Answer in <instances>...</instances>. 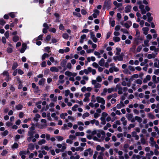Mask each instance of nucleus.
<instances>
[{
	"label": "nucleus",
	"mask_w": 159,
	"mask_h": 159,
	"mask_svg": "<svg viewBox=\"0 0 159 159\" xmlns=\"http://www.w3.org/2000/svg\"><path fill=\"white\" fill-rule=\"evenodd\" d=\"M111 0H105L104 2L103 8L106 7L107 9H109L111 7Z\"/></svg>",
	"instance_id": "1"
},
{
	"label": "nucleus",
	"mask_w": 159,
	"mask_h": 159,
	"mask_svg": "<svg viewBox=\"0 0 159 159\" xmlns=\"http://www.w3.org/2000/svg\"><path fill=\"white\" fill-rule=\"evenodd\" d=\"M97 102L98 103H101L102 104L104 105L105 103V100L104 99L100 97H96Z\"/></svg>",
	"instance_id": "2"
},
{
	"label": "nucleus",
	"mask_w": 159,
	"mask_h": 159,
	"mask_svg": "<svg viewBox=\"0 0 159 159\" xmlns=\"http://www.w3.org/2000/svg\"><path fill=\"white\" fill-rule=\"evenodd\" d=\"M27 45L25 43H23L22 45V48L20 49V52L21 53H23L26 49Z\"/></svg>",
	"instance_id": "3"
},
{
	"label": "nucleus",
	"mask_w": 159,
	"mask_h": 159,
	"mask_svg": "<svg viewBox=\"0 0 159 159\" xmlns=\"http://www.w3.org/2000/svg\"><path fill=\"white\" fill-rule=\"evenodd\" d=\"M132 24V22L130 20H128L125 23L124 26L127 29H129L131 26Z\"/></svg>",
	"instance_id": "4"
},
{
	"label": "nucleus",
	"mask_w": 159,
	"mask_h": 159,
	"mask_svg": "<svg viewBox=\"0 0 159 159\" xmlns=\"http://www.w3.org/2000/svg\"><path fill=\"white\" fill-rule=\"evenodd\" d=\"M142 30L143 31L144 34L145 35H146L148 34V31L149 30V29L148 27H144L142 28Z\"/></svg>",
	"instance_id": "5"
},
{
	"label": "nucleus",
	"mask_w": 159,
	"mask_h": 159,
	"mask_svg": "<svg viewBox=\"0 0 159 159\" xmlns=\"http://www.w3.org/2000/svg\"><path fill=\"white\" fill-rule=\"evenodd\" d=\"M131 8V7L130 5H128L126 7H125V13H128L130 11V10Z\"/></svg>",
	"instance_id": "6"
},
{
	"label": "nucleus",
	"mask_w": 159,
	"mask_h": 159,
	"mask_svg": "<svg viewBox=\"0 0 159 159\" xmlns=\"http://www.w3.org/2000/svg\"><path fill=\"white\" fill-rule=\"evenodd\" d=\"M50 70L52 72H58L59 70L56 67L53 66L50 68Z\"/></svg>",
	"instance_id": "7"
},
{
	"label": "nucleus",
	"mask_w": 159,
	"mask_h": 159,
	"mask_svg": "<svg viewBox=\"0 0 159 159\" xmlns=\"http://www.w3.org/2000/svg\"><path fill=\"white\" fill-rule=\"evenodd\" d=\"M28 148L30 150H33L34 148V146L32 143H30L28 145Z\"/></svg>",
	"instance_id": "8"
},
{
	"label": "nucleus",
	"mask_w": 159,
	"mask_h": 159,
	"mask_svg": "<svg viewBox=\"0 0 159 159\" xmlns=\"http://www.w3.org/2000/svg\"><path fill=\"white\" fill-rule=\"evenodd\" d=\"M67 61L66 59H63L61 62V65L62 67L65 66Z\"/></svg>",
	"instance_id": "9"
},
{
	"label": "nucleus",
	"mask_w": 159,
	"mask_h": 159,
	"mask_svg": "<svg viewBox=\"0 0 159 159\" xmlns=\"http://www.w3.org/2000/svg\"><path fill=\"white\" fill-rule=\"evenodd\" d=\"M35 133V131L30 130L28 132V135L30 136L34 137L33 135Z\"/></svg>",
	"instance_id": "10"
},
{
	"label": "nucleus",
	"mask_w": 159,
	"mask_h": 159,
	"mask_svg": "<svg viewBox=\"0 0 159 159\" xmlns=\"http://www.w3.org/2000/svg\"><path fill=\"white\" fill-rule=\"evenodd\" d=\"M105 60L103 58H102L99 61L98 64L101 66H103L104 64Z\"/></svg>",
	"instance_id": "11"
},
{
	"label": "nucleus",
	"mask_w": 159,
	"mask_h": 159,
	"mask_svg": "<svg viewBox=\"0 0 159 159\" xmlns=\"http://www.w3.org/2000/svg\"><path fill=\"white\" fill-rule=\"evenodd\" d=\"M126 116L129 120H130L133 117V115L131 114H127Z\"/></svg>",
	"instance_id": "12"
},
{
	"label": "nucleus",
	"mask_w": 159,
	"mask_h": 159,
	"mask_svg": "<svg viewBox=\"0 0 159 159\" xmlns=\"http://www.w3.org/2000/svg\"><path fill=\"white\" fill-rule=\"evenodd\" d=\"M23 107V106L19 104L18 105H16V106L15 108H16L18 110H21Z\"/></svg>",
	"instance_id": "13"
},
{
	"label": "nucleus",
	"mask_w": 159,
	"mask_h": 159,
	"mask_svg": "<svg viewBox=\"0 0 159 159\" xmlns=\"http://www.w3.org/2000/svg\"><path fill=\"white\" fill-rule=\"evenodd\" d=\"M45 80V79L44 78L41 79L39 81V85H41L44 84V81Z\"/></svg>",
	"instance_id": "14"
},
{
	"label": "nucleus",
	"mask_w": 159,
	"mask_h": 159,
	"mask_svg": "<svg viewBox=\"0 0 159 159\" xmlns=\"http://www.w3.org/2000/svg\"><path fill=\"white\" fill-rule=\"evenodd\" d=\"M13 41L15 42H16L19 40V36L17 35H15L13 37Z\"/></svg>",
	"instance_id": "15"
},
{
	"label": "nucleus",
	"mask_w": 159,
	"mask_h": 159,
	"mask_svg": "<svg viewBox=\"0 0 159 159\" xmlns=\"http://www.w3.org/2000/svg\"><path fill=\"white\" fill-rule=\"evenodd\" d=\"M18 64L16 62H14L13 64L12 69L13 70H14L17 67Z\"/></svg>",
	"instance_id": "16"
},
{
	"label": "nucleus",
	"mask_w": 159,
	"mask_h": 159,
	"mask_svg": "<svg viewBox=\"0 0 159 159\" xmlns=\"http://www.w3.org/2000/svg\"><path fill=\"white\" fill-rule=\"evenodd\" d=\"M136 45H133L130 49V51L134 52L136 48Z\"/></svg>",
	"instance_id": "17"
},
{
	"label": "nucleus",
	"mask_w": 159,
	"mask_h": 159,
	"mask_svg": "<svg viewBox=\"0 0 159 159\" xmlns=\"http://www.w3.org/2000/svg\"><path fill=\"white\" fill-rule=\"evenodd\" d=\"M48 54L46 53H44L42 56V59L43 60H44L46 58H48Z\"/></svg>",
	"instance_id": "18"
},
{
	"label": "nucleus",
	"mask_w": 159,
	"mask_h": 159,
	"mask_svg": "<svg viewBox=\"0 0 159 159\" xmlns=\"http://www.w3.org/2000/svg\"><path fill=\"white\" fill-rule=\"evenodd\" d=\"M6 23V21L3 18L0 19V25L3 26Z\"/></svg>",
	"instance_id": "19"
},
{
	"label": "nucleus",
	"mask_w": 159,
	"mask_h": 159,
	"mask_svg": "<svg viewBox=\"0 0 159 159\" xmlns=\"http://www.w3.org/2000/svg\"><path fill=\"white\" fill-rule=\"evenodd\" d=\"M135 119L137 120V121L139 123H140L142 121V119L140 117L138 116H135Z\"/></svg>",
	"instance_id": "20"
},
{
	"label": "nucleus",
	"mask_w": 159,
	"mask_h": 159,
	"mask_svg": "<svg viewBox=\"0 0 159 159\" xmlns=\"http://www.w3.org/2000/svg\"><path fill=\"white\" fill-rule=\"evenodd\" d=\"M46 140L44 139H42L39 140L38 143L39 145H42V144H44L46 143Z\"/></svg>",
	"instance_id": "21"
},
{
	"label": "nucleus",
	"mask_w": 159,
	"mask_h": 159,
	"mask_svg": "<svg viewBox=\"0 0 159 159\" xmlns=\"http://www.w3.org/2000/svg\"><path fill=\"white\" fill-rule=\"evenodd\" d=\"M86 151H88L90 155L92 156L93 154V151L91 148H89L86 150Z\"/></svg>",
	"instance_id": "22"
},
{
	"label": "nucleus",
	"mask_w": 159,
	"mask_h": 159,
	"mask_svg": "<svg viewBox=\"0 0 159 159\" xmlns=\"http://www.w3.org/2000/svg\"><path fill=\"white\" fill-rule=\"evenodd\" d=\"M113 39L115 42H119L120 40V38L118 36L113 37Z\"/></svg>",
	"instance_id": "23"
},
{
	"label": "nucleus",
	"mask_w": 159,
	"mask_h": 159,
	"mask_svg": "<svg viewBox=\"0 0 159 159\" xmlns=\"http://www.w3.org/2000/svg\"><path fill=\"white\" fill-rule=\"evenodd\" d=\"M123 72L124 74H131V72H130L127 69H124L123 70Z\"/></svg>",
	"instance_id": "24"
},
{
	"label": "nucleus",
	"mask_w": 159,
	"mask_h": 159,
	"mask_svg": "<svg viewBox=\"0 0 159 159\" xmlns=\"http://www.w3.org/2000/svg\"><path fill=\"white\" fill-rule=\"evenodd\" d=\"M148 117L151 119H154L155 118L154 116L150 113L148 114Z\"/></svg>",
	"instance_id": "25"
},
{
	"label": "nucleus",
	"mask_w": 159,
	"mask_h": 159,
	"mask_svg": "<svg viewBox=\"0 0 159 159\" xmlns=\"http://www.w3.org/2000/svg\"><path fill=\"white\" fill-rule=\"evenodd\" d=\"M19 145L17 143H14L13 145L11 147V148L12 149L17 148H18Z\"/></svg>",
	"instance_id": "26"
},
{
	"label": "nucleus",
	"mask_w": 159,
	"mask_h": 159,
	"mask_svg": "<svg viewBox=\"0 0 159 159\" xmlns=\"http://www.w3.org/2000/svg\"><path fill=\"white\" fill-rule=\"evenodd\" d=\"M116 50L117 51V52L116 53V55H119L120 54V53L121 51V48H116Z\"/></svg>",
	"instance_id": "27"
},
{
	"label": "nucleus",
	"mask_w": 159,
	"mask_h": 159,
	"mask_svg": "<svg viewBox=\"0 0 159 159\" xmlns=\"http://www.w3.org/2000/svg\"><path fill=\"white\" fill-rule=\"evenodd\" d=\"M8 134V131L7 130H5L2 133L1 135L3 136H5Z\"/></svg>",
	"instance_id": "28"
},
{
	"label": "nucleus",
	"mask_w": 159,
	"mask_h": 159,
	"mask_svg": "<svg viewBox=\"0 0 159 159\" xmlns=\"http://www.w3.org/2000/svg\"><path fill=\"white\" fill-rule=\"evenodd\" d=\"M65 74L66 75L70 77L72 75V73L69 71H67L65 72Z\"/></svg>",
	"instance_id": "29"
},
{
	"label": "nucleus",
	"mask_w": 159,
	"mask_h": 159,
	"mask_svg": "<svg viewBox=\"0 0 159 159\" xmlns=\"http://www.w3.org/2000/svg\"><path fill=\"white\" fill-rule=\"evenodd\" d=\"M62 37L64 39H67L69 38V35L67 33H64L62 34Z\"/></svg>",
	"instance_id": "30"
},
{
	"label": "nucleus",
	"mask_w": 159,
	"mask_h": 159,
	"mask_svg": "<svg viewBox=\"0 0 159 159\" xmlns=\"http://www.w3.org/2000/svg\"><path fill=\"white\" fill-rule=\"evenodd\" d=\"M7 51L8 53H11L12 52L13 49L11 48L8 47L7 49Z\"/></svg>",
	"instance_id": "31"
},
{
	"label": "nucleus",
	"mask_w": 159,
	"mask_h": 159,
	"mask_svg": "<svg viewBox=\"0 0 159 159\" xmlns=\"http://www.w3.org/2000/svg\"><path fill=\"white\" fill-rule=\"evenodd\" d=\"M31 125H32V126L30 128V130L34 131L35 130V124L32 122L31 123Z\"/></svg>",
	"instance_id": "32"
},
{
	"label": "nucleus",
	"mask_w": 159,
	"mask_h": 159,
	"mask_svg": "<svg viewBox=\"0 0 159 159\" xmlns=\"http://www.w3.org/2000/svg\"><path fill=\"white\" fill-rule=\"evenodd\" d=\"M78 107V106L77 104H75L74 106L72 107V110L73 111H76L77 110L76 108Z\"/></svg>",
	"instance_id": "33"
},
{
	"label": "nucleus",
	"mask_w": 159,
	"mask_h": 159,
	"mask_svg": "<svg viewBox=\"0 0 159 159\" xmlns=\"http://www.w3.org/2000/svg\"><path fill=\"white\" fill-rule=\"evenodd\" d=\"M59 29L60 30L63 31L65 30V27L62 24H60L59 26Z\"/></svg>",
	"instance_id": "34"
},
{
	"label": "nucleus",
	"mask_w": 159,
	"mask_h": 159,
	"mask_svg": "<svg viewBox=\"0 0 159 159\" xmlns=\"http://www.w3.org/2000/svg\"><path fill=\"white\" fill-rule=\"evenodd\" d=\"M45 51L46 52H48V53H49L50 52V51H49L50 49V47H46L45 48Z\"/></svg>",
	"instance_id": "35"
},
{
	"label": "nucleus",
	"mask_w": 159,
	"mask_h": 159,
	"mask_svg": "<svg viewBox=\"0 0 159 159\" xmlns=\"http://www.w3.org/2000/svg\"><path fill=\"white\" fill-rule=\"evenodd\" d=\"M9 15L12 18H14L16 16L14 12H11L9 13Z\"/></svg>",
	"instance_id": "36"
},
{
	"label": "nucleus",
	"mask_w": 159,
	"mask_h": 159,
	"mask_svg": "<svg viewBox=\"0 0 159 159\" xmlns=\"http://www.w3.org/2000/svg\"><path fill=\"white\" fill-rule=\"evenodd\" d=\"M89 114L88 112L85 113L82 116V118L83 119H84L86 117H88L89 116Z\"/></svg>",
	"instance_id": "37"
},
{
	"label": "nucleus",
	"mask_w": 159,
	"mask_h": 159,
	"mask_svg": "<svg viewBox=\"0 0 159 159\" xmlns=\"http://www.w3.org/2000/svg\"><path fill=\"white\" fill-rule=\"evenodd\" d=\"M56 138L58 141H62L63 140V137L61 136H57L56 137Z\"/></svg>",
	"instance_id": "38"
},
{
	"label": "nucleus",
	"mask_w": 159,
	"mask_h": 159,
	"mask_svg": "<svg viewBox=\"0 0 159 159\" xmlns=\"http://www.w3.org/2000/svg\"><path fill=\"white\" fill-rule=\"evenodd\" d=\"M8 153V152L6 150H3L2 152L1 153V155L2 156H5Z\"/></svg>",
	"instance_id": "39"
},
{
	"label": "nucleus",
	"mask_w": 159,
	"mask_h": 159,
	"mask_svg": "<svg viewBox=\"0 0 159 159\" xmlns=\"http://www.w3.org/2000/svg\"><path fill=\"white\" fill-rule=\"evenodd\" d=\"M142 46L141 45H139V46H138V47L137 48V49L136 50V52H140V51H141V49H142Z\"/></svg>",
	"instance_id": "40"
},
{
	"label": "nucleus",
	"mask_w": 159,
	"mask_h": 159,
	"mask_svg": "<svg viewBox=\"0 0 159 159\" xmlns=\"http://www.w3.org/2000/svg\"><path fill=\"white\" fill-rule=\"evenodd\" d=\"M54 15L56 18V20L57 21V20H58L59 19L60 15L59 14L57 13H55L54 14Z\"/></svg>",
	"instance_id": "41"
},
{
	"label": "nucleus",
	"mask_w": 159,
	"mask_h": 159,
	"mask_svg": "<svg viewBox=\"0 0 159 159\" xmlns=\"http://www.w3.org/2000/svg\"><path fill=\"white\" fill-rule=\"evenodd\" d=\"M96 81L98 82H101L102 81V79L101 77L100 76H98L96 78Z\"/></svg>",
	"instance_id": "42"
},
{
	"label": "nucleus",
	"mask_w": 159,
	"mask_h": 159,
	"mask_svg": "<svg viewBox=\"0 0 159 159\" xmlns=\"http://www.w3.org/2000/svg\"><path fill=\"white\" fill-rule=\"evenodd\" d=\"M121 31L124 34H128L129 33V32L128 31V30L125 29H123V28L121 29Z\"/></svg>",
	"instance_id": "43"
},
{
	"label": "nucleus",
	"mask_w": 159,
	"mask_h": 159,
	"mask_svg": "<svg viewBox=\"0 0 159 159\" xmlns=\"http://www.w3.org/2000/svg\"><path fill=\"white\" fill-rule=\"evenodd\" d=\"M98 132H100L101 134L103 136H105V132L103 130L99 129L98 130Z\"/></svg>",
	"instance_id": "44"
},
{
	"label": "nucleus",
	"mask_w": 159,
	"mask_h": 159,
	"mask_svg": "<svg viewBox=\"0 0 159 159\" xmlns=\"http://www.w3.org/2000/svg\"><path fill=\"white\" fill-rule=\"evenodd\" d=\"M107 92V89L106 88H104L103 89V91L101 93L102 96H105V93Z\"/></svg>",
	"instance_id": "45"
},
{
	"label": "nucleus",
	"mask_w": 159,
	"mask_h": 159,
	"mask_svg": "<svg viewBox=\"0 0 159 159\" xmlns=\"http://www.w3.org/2000/svg\"><path fill=\"white\" fill-rule=\"evenodd\" d=\"M81 13L83 15H85L87 13L86 11L84 9H82L81 10Z\"/></svg>",
	"instance_id": "46"
},
{
	"label": "nucleus",
	"mask_w": 159,
	"mask_h": 159,
	"mask_svg": "<svg viewBox=\"0 0 159 159\" xmlns=\"http://www.w3.org/2000/svg\"><path fill=\"white\" fill-rule=\"evenodd\" d=\"M34 92L35 93H37L39 92L40 91V90L39 89V87L38 86L36 87L34 89Z\"/></svg>",
	"instance_id": "47"
},
{
	"label": "nucleus",
	"mask_w": 159,
	"mask_h": 159,
	"mask_svg": "<svg viewBox=\"0 0 159 159\" xmlns=\"http://www.w3.org/2000/svg\"><path fill=\"white\" fill-rule=\"evenodd\" d=\"M134 43L135 44V45L137 46L139 44V40L137 39L136 38H135L134 39Z\"/></svg>",
	"instance_id": "48"
},
{
	"label": "nucleus",
	"mask_w": 159,
	"mask_h": 159,
	"mask_svg": "<svg viewBox=\"0 0 159 159\" xmlns=\"http://www.w3.org/2000/svg\"><path fill=\"white\" fill-rule=\"evenodd\" d=\"M150 153H147L146 154V156L147 157H149V156L151 155H153L154 154L153 152L152 151H150Z\"/></svg>",
	"instance_id": "49"
},
{
	"label": "nucleus",
	"mask_w": 159,
	"mask_h": 159,
	"mask_svg": "<svg viewBox=\"0 0 159 159\" xmlns=\"http://www.w3.org/2000/svg\"><path fill=\"white\" fill-rule=\"evenodd\" d=\"M4 35L7 39L9 37V33L8 31H6V32L4 34Z\"/></svg>",
	"instance_id": "50"
},
{
	"label": "nucleus",
	"mask_w": 159,
	"mask_h": 159,
	"mask_svg": "<svg viewBox=\"0 0 159 159\" xmlns=\"http://www.w3.org/2000/svg\"><path fill=\"white\" fill-rule=\"evenodd\" d=\"M156 78L157 77L156 75H154L152 76V80L155 83H157V82L156 80Z\"/></svg>",
	"instance_id": "51"
},
{
	"label": "nucleus",
	"mask_w": 159,
	"mask_h": 159,
	"mask_svg": "<svg viewBox=\"0 0 159 159\" xmlns=\"http://www.w3.org/2000/svg\"><path fill=\"white\" fill-rule=\"evenodd\" d=\"M116 88L117 89H118V90H122V88L120 84H117Z\"/></svg>",
	"instance_id": "52"
},
{
	"label": "nucleus",
	"mask_w": 159,
	"mask_h": 159,
	"mask_svg": "<svg viewBox=\"0 0 159 159\" xmlns=\"http://www.w3.org/2000/svg\"><path fill=\"white\" fill-rule=\"evenodd\" d=\"M19 155L21 156L23 155H25L26 154V152L25 151H20L19 153Z\"/></svg>",
	"instance_id": "53"
},
{
	"label": "nucleus",
	"mask_w": 159,
	"mask_h": 159,
	"mask_svg": "<svg viewBox=\"0 0 159 159\" xmlns=\"http://www.w3.org/2000/svg\"><path fill=\"white\" fill-rule=\"evenodd\" d=\"M27 93L26 92H21V96L22 97H25L27 94Z\"/></svg>",
	"instance_id": "54"
},
{
	"label": "nucleus",
	"mask_w": 159,
	"mask_h": 159,
	"mask_svg": "<svg viewBox=\"0 0 159 159\" xmlns=\"http://www.w3.org/2000/svg\"><path fill=\"white\" fill-rule=\"evenodd\" d=\"M136 82L137 84H141L142 83V82L141 80L138 79L136 80Z\"/></svg>",
	"instance_id": "55"
},
{
	"label": "nucleus",
	"mask_w": 159,
	"mask_h": 159,
	"mask_svg": "<svg viewBox=\"0 0 159 159\" xmlns=\"http://www.w3.org/2000/svg\"><path fill=\"white\" fill-rule=\"evenodd\" d=\"M43 26L44 27V28L47 29H48L49 28V27L48 26V24L46 23H45L43 24Z\"/></svg>",
	"instance_id": "56"
},
{
	"label": "nucleus",
	"mask_w": 159,
	"mask_h": 159,
	"mask_svg": "<svg viewBox=\"0 0 159 159\" xmlns=\"http://www.w3.org/2000/svg\"><path fill=\"white\" fill-rule=\"evenodd\" d=\"M153 20V17L152 16H151L150 17H148V21L149 23H151V21Z\"/></svg>",
	"instance_id": "57"
},
{
	"label": "nucleus",
	"mask_w": 159,
	"mask_h": 159,
	"mask_svg": "<svg viewBox=\"0 0 159 159\" xmlns=\"http://www.w3.org/2000/svg\"><path fill=\"white\" fill-rule=\"evenodd\" d=\"M150 140L152 142L151 143L152 145H153V144H155L156 142L154 140V138L152 137H151L150 138Z\"/></svg>",
	"instance_id": "58"
},
{
	"label": "nucleus",
	"mask_w": 159,
	"mask_h": 159,
	"mask_svg": "<svg viewBox=\"0 0 159 159\" xmlns=\"http://www.w3.org/2000/svg\"><path fill=\"white\" fill-rule=\"evenodd\" d=\"M3 75H6V76L9 75V73L7 70L4 71L3 73Z\"/></svg>",
	"instance_id": "59"
},
{
	"label": "nucleus",
	"mask_w": 159,
	"mask_h": 159,
	"mask_svg": "<svg viewBox=\"0 0 159 159\" xmlns=\"http://www.w3.org/2000/svg\"><path fill=\"white\" fill-rule=\"evenodd\" d=\"M84 149V148L82 147H77L76 148V150L77 151H79L80 150V151H82Z\"/></svg>",
	"instance_id": "60"
},
{
	"label": "nucleus",
	"mask_w": 159,
	"mask_h": 159,
	"mask_svg": "<svg viewBox=\"0 0 159 159\" xmlns=\"http://www.w3.org/2000/svg\"><path fill=\"white\" fill-rule=\"evenodd\" d=\"M149 41L147 39L146 40H145L144 41V44L145 45V46H148L149 45L148 44V43L149 42Z\"/></svg>",
	"instance_id": "61"
},
{
	"label": "nucleus",
	"mask_w": 159,
	"mask_h": 159,
	"mask_svg": "<svg viewBox=\"0 0 159 159\" xmlns=\"http://www.w3.org/2000/svg\"><path fill=\"white\" fill-rule=\"evenodd\" d=\"M70 91L68 89L65 91V96L66 97L68 96V95L70 93Z\"/></svg>",
	"instance_id": "62"
},
{
	"label": "nucleus",
	"mask_w": 159,
	"mask_h": 159,
	"mask_svg": "<svg viewBox=\"0 0 159 159\" xmlns=\"http://www.w3.org/2000/svg\"><path fill=\"white\" fill-rule=\"evenodd\" d=\"M98 153V152L96 151L94 152V154L93 155V159H96L97 158V155Z\"/></svg>",
	"instance_id": "63"
},
{
	"label": "nucleus",
	"mask_w": 159,
	"mask_h": 159,
	"mask_svg": "<svg viewBox=\"0 0 159 159\" xmlns=\"http://www.w3.org/2000/svg\"><path fill=\"white\" fill-rule=\"evenodd\" d=\"M92 65L93 67L96 68H98V64L95 62H94L93 63Z\"/></svg>",
	"instance_id": "64"
}]
</instances>
